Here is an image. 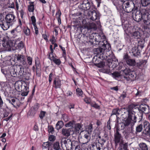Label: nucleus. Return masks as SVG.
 I'll return each instance as SVG.
<instances>
[{
  "label": "nucleus",
  "instance_id": "obj_30",
  "mask_svg": "<svg viewBox=\"0 0 150 150\" xmlns=\"http://www.w3.org/2000/svg\"><path fill=\"white\" fill-rule=\"evenodd\" d=\"M53 148L54 150H61L59 142H55L53 144Z\"/></svg>",
  "mask_w": 150,
  "mask_h": 150
},
{
  "label": "nucleus",
  "instance_id": "obj_31",
  "mask_svg": "<svg viewBox=\"0 0 150 150\" xmlns=\"http://www.w3.org/2000/svg\"><path fill=\"white\" fill-rule=\"evenodd\" d=\"M132 35L134 38L137 39L140 38L141 37L139 32L138 31L133 32L132 33Z\"/></svg>",
  "mask_w": 150,
  "mask_h": 150
},
{
  "label": "nucleus",
  "instance_id": "obj_61",
  "mask_svg": "<svg viewBox=\"0 0 150 150\" xmlns=\"http://www.w3.org/2000/svg\"><path fill=\"white\" fill-rule=\"evenodd\" d=\"M20 3L19 0H16V7L17 10H18L19 8V4Z\"/></svg>",
  "mask_w": 150,
  "mask_h": 150
},
{
  "label": "nucleus",
  "instance_id": "obj_36",
  "mask_svg": "<svg viewBox=\"0 0 150 150\" xmlns=\"http://www.w3.org/2000/svg\"><path fill=\"white\" fill-rule=\"evenodd\" d=\"M120 111V110L118 108H116L113 109L112 111V113L111 114V116L112 115H116V116H117V115L119 114V112Z\"/></svg>",
  "mask_w": 150,
  "mask_h": 150
},
{
  "label": "nucleus",
  "instance_id": "obj_34",
  "mask_svg": "<svg viewBox=\"0 0 150 150\" xmlns=\"http://www.w3.org/2000/svg\"><path fill=\"white\" fill-rule=\"evenodd\" d=\"M128 65L132 66L135 65V61L134 59H129L126 62Z\"/></svg>",
  "mask_w": 150,
  "mask_h": 150
},
{
  "label": "nucleus",
  "instance_id": "obj_40",
  "mask_svg": "<svg viewBox=\"0 0 150 150\" xmlns=\"http://www.w3.org/2000/svg\"><path fill=\"white\" fill-rule=\"evenodd\" d=\"M25 88L23 90L24 92L21 93V95L23 96H26L28 94L29 92L28 90V87L27 86H24Z\"/></svg>",
  "mask_w": 150,
  "mask_h": 150
},
{
  "label": "nucleus",
  "instance_id": "obj_1",
  "mask_svg": "<svg viewBox=\"0 0 150 150\" xmlns=\"http://www.w3.org/2000/svg\"><path fill=\"white\" fill-rule=\"evenodd\" d=\"M104 42H106V41H104L100 42V45L102 46L98 48L94 49V52L95 54L99 55V57L102 59H107L109 58L111 59L114 57L112 53L110 51L111 49L110 45L105 44Z\"/></svg>",
  "mask_w": 150,
  "mask_h": 150
},
{
  "label": "nucleus",
  "instance_id": "obj_32",
  "mask_svg": "<svg viewBox=\"0 0 150 150\" xmlns=\"http://www.w3.org/2000/svg\"><path fill=\"white\" fill-rule=\"evenodd\" d=\"M92 130L93 125L91 124L86 127V132L88 133L91 134Z\"/></svg>",
  "mask_w": 150,
  "mask_h": 150
},
{
  "label": "nucleus",
  "instance_id": "obj_33",
  "mask_svg": "<svg viewBox=\"0 0 150 150\" xmlns=\"http://www.w3.org/2000/svg\"><path fill=\"white\" fill-rule=\"evenodd\" d=\"M141 3L143 6H146L150 4V0H141Z\"/></svg>",
  "mask_w": 150,
  "mask_h": 150
},
{
  "label": "nucleus",
  "instance_id": "obj_26",
  "mask_svg": "<svg viewBox=\"0 0 150 150\" xmlns=\"http://www.w3.org/2000/svg\"><path fill=\"white\" fill-rule=\"evenodd\" d=\"M22 76H22V78H20L19 79H25L26 80H28L30 79V73L24 71Z\"/></svg>",
  "mask_w": 150,
  "mask_h": 150
},
{
  "label": "nucleus",
  "instance_id": "obj_12",
  "mask_svg": "<svg viewBox=\"0 0 150 150\" xmlns=\"http://www.w3.org/2000/svg\"><path fill=\"white\" fill-rule=\"evenodd\" d=\"M16 56L18 62L19 64L18 65H21L23 66L26 64L25 57L24 55L18 54Z\"/></svg>",
  "mask_w": 150,
  "mask_h": 150
},
{
  "label": "nucleus",
  "instance_id": "obj_49",
  "mask_svg": "<svg viewBox=\"0 0 150 150\" xmlns=\"http://www.w3.org/2000/svg\"><path fill=\"white\" fill-rule=\"evenodd\" d=\"M23 31L26 35L28 36L30 35V30L28 28H24Z\"/></svg>",
  "mask_w": 150,
  "mask_h": 150
},
{
  "label": "nucleus",
  "instance_id": "obj_43",
  "mask_svg": "<svg viewBox=\"0 0 150 150\" xmlns=\"http://www.w3.org/2000/svg\"><path fill=\"white\" fill-rule=\"evenodd\" d=\"M30 5L28 6V10L30 12H33L34 10L33 2H30Z\"/></svg>",
  "mask_w": 150,
  "mask_h": 150
},
{
  "label": "nucleus",
  "instance_id": "obj_52",
  "mask_svg": "<svg viewBox=\"0 0 150 150\" xmlns=\"http://www.w3.org/2000/svg\"><path fill=\"white\" fill-rule=\"evenodd\" d=\"M106 141H107L106 140H105L104 138L102 137V139L98 140V142H99L100 145L101 146L103 145L104 143H105Z\"/></svg>",
  "mask_w": 150,
  "mask_h": 150
},
{
  "label": "nucleus",
  "instance_id": "obj_2",
  "mask_svg": "<svg viewBox=\"0 0 150 150\" xmlns=\"http://www.w3.org/2000/svg\"><path fill=\"white\" fill-rule=\"evenodd\" d=\"M132 16L137 22L140 21L142 19L145 24L149 25L150 24V14L145 9L137 11L135 13H133Z\"/></svg>",
  "mask_w": 150,
  "mask_h": 150
},
{
  "label": "nucleus",
  "instance_id": "obj_9",
  "mask_svg": "<svg viewBox=\"0 0 150 150\" xmlns=\"http://www.w3.org/2000/svg\"><path fill=\"white\" fill-rule=\"evenodd\" d=\"M87 15L89 16L91 20L93 21L99 19V17L96 12L93 9L87 13Z\"/></svg>",
  "mask_w": 150,
  "mask_h": 150
},
{
  "label": "nucleus",
  "instance_id": "obj_44",
  "mask_svg": "<svg viewBox=\"0 0 150 150\" xmlns=\"http://www.w3.org/2000/svg\"><path fill=\"white\" fill-rule=\"evenodd\" d=\"M81 126L80 124L78 123L75 125V130L77 133H79V130L81 129Z\"/></svg>",
  "mask_w": 150,
  "mask_h": 150
},
{
  "label": "nucleus",
  "instance_id": "obj_47",
  "mask_svg": "<svg viewBox=\"0 0 150 150\" xmlns=\"http://www.w3.org/2000/svg\"><path fill=\"white\" fill-rule=\"evenodd\" d=\"M75 123V121L74 120H72L70 121L68 123L65 125V126L67 127L73 126V125Z\"/></svg>",
  "mask_w": 150,
  "mask_h": 150
},
{
  "label": "nucleus",
  "instance_id": "obj_8",
  "mask_svg": "<svg viewBox=\"0 0 150 150\" xmlns=\"http://www.w3.org/2000/svg\"><path fill=\"white\" fill-rule=\"evenodd\" d=\"M61 144L62 146L63 145L65 146L67 150H71L73 146V143L70 139H68L67 140L64 139H62L61 141Z\"/></svg>",
  "mask_w": 150,
  "mask_h": 150
},
{
  "label": "nucleus",
  "instance_id": "obj_60",
  "mask_svg": "<svg viewBox=\"0 0 150 150\" xmlns=\"http://www.w3.org/2000/svg\"><path fill=\"white\" fill-rule=\"evenodd\" d=\"M31 19L32 21V23L33 25H36V24L35 23L36 22V19L35 16H33L31 17Z\"/></svg>",
  "mask_w": 150,
  "mask_h": 150
},
{
  "label": "nucleus",
  "instance_id": "obj_3",
  "mask_svg": "<svg viewBox=\"0 0 150 150\" xmlns=\"http://www.w3.org/2000/svg\"><path fill=\"white\" fill-rule=\"evenodd\" d=\"M15 16L12 14H9L7 15L5 18V21L0 23V25L4 30L8 29L10 26H11L15 21L14 20Z\"/></svg>",
  "mask_w": 150,
  "mask_h": 150
},
{
  "label": "nucleus",
  "instance_id": "obj_14",
  "mask_svg": "<svg viewBox=\"0 0 150 150\" xmlns=\"http://www.w3.org/2000/svg\"><path fill=\"white\" fill-rule=\"evenodd\" d=\"M112 59H113V58L111 59H110V58H109L107 59V62L109 64V67H110V66H112L111 67L114 68L117 66L118 64V62L117 60L114 59V60Z\"/></svg>",
  "mask_w": 150,
  "mask_h": 150
},
{
  "label": "nucleus",
  "instance_id": "obj_21",
  "mask_svg": "<svg viewBox=\"0 0 150 150\" xmlns=\"http://www.w3.org/2000/svg\"><path fill=\"white\" fill-rule=\"evenodd\" d=\"M2 72L6 76L9 77L10 76V67L2 68L1 69Z\"/></svg>",
  "mask_w": 150,
  "mask_h": 150
},
{
  "label": "nucleus",
  "instance_id": "obj_19",
  "mask_svg": "<svg viewBox=\"0 0 150 150\" xmlns=\"http://www.w3.org/2000/svg\"><path fill=\"white\" fill-rule=\"evenodd\" d=\"M100 145L99 142H94L91 145V150H100Z\"/></svg>",
  "mask_w": 150,
  "mask_h": 150
},
{
  "label": "nucleus",
  "instance_id": "obj_18",
  "mask_svg": "<svg viewBox=\"0 0 150 150\" xmlns=\"http://www.w3.org/2000/svg\"><path fill=\"white\" fill-rule=\"evenodd\" d=\"M17 69L16 68V65L13 66H11L10 67V76L14 77H17Z\"/></svg>",
  "mask_w": 150,
  "mask_h": 150
},
{
  "label": "nucleus",
  "instance_id": "obj_64",
  "mask_svg": "<svg viewBox=\"0 0 150 150\" xmlns=\"http://www.w3.org/2000/svg\"><path fill=\"white\" fill-rule=\"evenodd\" d=\"M84 100L86 103L91 104V101L90 99L87 98H85L84 99Z\"/></svg>",
  "mask_w": 150,
  "mask_h": 150
},
{
  "label": "nucleus",
  "instance_id": "obj_41",
  "mask_svg": "<svg viewBox=\"0 0 150 150\" xmlns=\"http://www.w3.org/2000/svg\"><path fill=\"white\" fill-rule=\"evenodd\" d=\"M96 24L93 23H90L89 24L88 28L89 29H94L96 28Z\"/></svg>",
  "mask_w": 150,
  "mask_h": 150
},
{
  "label": "nucleus",
  "instance_id": "obj_24",
  "mask_svg": "<svg viewBox=\"0 0 150 150\" xmlns=\"http://www.w3.org/2000/svg\"><path fill=\"white\" fill-rule=\"evenodd\" d=\"M20 38H18L17 40H16L15 43L16 45L17 44V47L19 49H21L23 47L24 45L22 41H20Z\"/></svg>",
  "mask_w": 150,
  "mask_h": 150
},
{
  "label": "nucleus",
  "instance_id": "obj_17",
  "mask_svg": "<svg viewBox=\"0 0 150 150\" xmlns=\"http://www.w3.org/2000/svg\"><path fill=\"white\" fill-rule=\"evenodd\" d=\"M93 62L94 63L95 65L98 67H103L105 66V62L103 61H100V62L98 63V61L97 58L94 57L93 59Z\"/></svg>",
  "mask_w": 150,
  "mask_h": 150
},
{
  "label": "nucleus",
  "instance_id": "obj_37",
  "mask_svg": "<svg viewBox=\"0 0 150 150\" xmlns=\"http://www.w3.org/2000/svg\"><path fill=\"white\" fill-rule=\"evenodd\" d=\"M124 128L125 129L124 123L123 122L120 123L118 124L117 130H118V131H119L123 129Z\"/></svg>",
  "mask_w": 150,
  "mask_h": 150
},
{
  "label": "nucleus",
  "instance_id": "obj_53",
  "mask_svg": "<svg viewBox=\"0 0 150 150\" xmlns=\"http://www.w3.org/2000/svg\"><path fill=\"white\" fill-rule=\"evenodd\" d=\"M32 60L33 59L30 56L27 57L28 63L30 65H31L32 64Z\"/></svg>",
  "mask_w": 150,
  "mask_h": 150
},
{
  "label": "nucleus",
  "instance_id": "obj_11",
  "mask_svg": "<svg viewBox=\"0 0 150 150\" xmlns=\"http://www.w3.org/2000/svg\"><path fill=\"white\" fill-rule=\"evenodd\" d=\"M79 7L84 10H87L92 9L93 7L90 5V3L88 0H83V3L79 6Z\"/></svg>",
  "mask_w": 150,
  "mask_h": 150
},
{
  "label": "nucleus",
  "instance_id": "obj_46",
  "mask_svg": "<svg viewBox=\"0 0 150 150\" xmlns=\"http://www.w3.org/2000/svg\"><path fill=\"white\" fill-rule=\"evenodd\" d=\"M91 106L96 109H99L100 107L95 102H91Z\"/></svg>",
  "mask_w": 150,
  "mask_h": 150
},
{
  "label": "nucleus",
  "instance_id": "obj_42",
  "mask_svg": "<svg viewBox=\"0 0 150 150\" xmlns=\"http://www.w3.org/2000/svg\"><path fill=\"white\" fill-rule=\"evenodd\" d=\"M120 146L122 147L123 149L124 150H127L128 143H124L123 141H121L120 143Z\"/></svg>",
  "mask_w": 150,
  "mask_h": 150
},
{
  "label": "nucleus",
  "instance_id": "obj_39",
  "mask_svg": "<svg viewBox=\"0 0 150 150\" xmlns=\"http://www.w3.org/2000/svg\"><path fill=\"white\" fill-rule=\"evenodd\" d=\"M76 94L78 96L83 97V92L81 89L78 88L76 89Z\"/></svg>",
  "mask_w": 150,
  "mask_h": 150
},
{
  "label": "nucleus",
  "instance_id": "obj_59",
  "mask_svg": "<svg viewBox=\"0 0 150 150\" xmlns=\"http://www.w3.org/2000/svg\"><path fill=\"white\" fill-rule=\"evenodd\" d=\"M106 127H107L108 129L109 130H110L111 128L110 119H109L107 122V125Z\"/></svg>",
  "mask_w": 150,
  "mask_h": 150
},
{
  "label": "nucleus",
  "instance_id": "obj_55",
  "mask_svg": "<svg viewBox=\"0 0 150 150\" xmlns=\"http://www.w3.org/2000/svg\"><path fill=\"white\" fill-rule=\"evenodd\" d=\"M48 58L51 60H52L53 59H54L55 58L53 55V52L51 53V52H50L49 53V54L48 56Z\"/></svg>",
  "mask_w": 150,
  "mask_h": 150
},
{
  "label": "nucleus",
  "instance_id": "obj_51",
  "mask_svg": "<svg viewBox=\"0 0 150 150\" xmlns=\"http://www.w3.org/2000/svg\"><path fill=\"white\" fill-rule=\"evenodd\" d=\"M142 129V124H140L137 126L136 128V131L137 132H141Z\"/></svg>",
  "mask_w": 150,
  "mask_h": 150
},
{
  "label": "nucleus",
  "instance_id": "obj_57",
  "mask_svg": "<svg viewBox=\"0 0 150 150\" xmlns=\"http://www.w3.org/2000/svg\"><path fill=\"white\" fill-rule=\"evenodd\" d=\"M48 129L49 132H50L52 134L53 133V132L54 131V129L52 126H48Z\"/></svg>",
  "mask_w": 150,
  "mask_h": 150
},
{
  "label": "nucleus",
  "instance_id": "obj_35",
  "mask_svg": "<svg viewBox=\"0 0 150 150\" xmlns=\"http://www.w3.org/2000/svg\"><path fill=\"white\" fill-rule=\"evenodd\" d=\"M63 125V123L62 121H59L56 125V129L57 130L61 129Z\"/></svg>",
  "mask_w": 150,
  "mask_h": 150
},
{
  "label": "nucleus",
  "instance_id": "obj_58",
  "mask_svg": "<svg viewBox=\"0 0 150 150\" xmlns=\"http://www.w3.org/2000/svg\"><path fill=\"white\" fill-rule=\"evenodd\" d=\"M55 139V137L53 135L50 136L49 137V140L50 141L53 142Z\"/></svg>",
  "mask_w": 150,
  "mask_h": 150
},
{
  "label": "nucleus",
  "instance_id": "obj_50",
  "mask_svg": "<svg viewBox=\"0 0 150 150\" xmlns=\"http://www.w3.org/2000/svg\"><path fill=\"white\" fill-rule=\"evenodd\" d=\"M127 75L129 76V77L131 79L135 77V73L134 71L129 72L128 73Z\"/></svg>",
  "mask_w": 150,
  "mask_h": 150
},
{
  "label": "nucleus",
  "instance_id": "obj_20",
  "mask_svg": "<svg viewBox=\"0 0 150 150\" xmlns=\"http://www.w3.org/2000/svg\"><path fill=\"white\" fill-rule=\"evenodd\" d=\"M131 121L128 118L123 123H124L125 126V129H129V128H132L133 129V128L132 125H130Z\"/></svg>",
  "mask_w": 150,
  "mask_h": 150
},
{
  "label": "nucleus",
  "instance_id": "obj_38",
  "mask_svg": "<svg viewBox=\"0 0 150 150\" xmlns=\"http://www.w3.org/2000/svg\"><path fill=\"white\" fill-rule=\"evenodd\" d=\"M11 33L13 35V38H16L20 34L19 32H18L16 30L14 29L11 31Z\"/></svg>",
  "mask_w": 150,
  "mask_h": 150
},
{
  "label": "nucleus",
  "instance_id": "obj_29",
  "mask_svg": "<svg viewBox=\"0 0 150 150\" xmlns=\"http://www.w3.org/2000/svg\"><path fill=\"white\" fill-rule=\"evenodd\" d=\"M139 145L141 150H148V146L145 143H140L139 144Z\"/></svg>",
  "mask_w": 150,
  "mask_h": 150
},
{
  "label": "nucleus",
  "instance_id": "obj_63",
  "mask_svg": "<svg viewBox=\"0 0 150 150\" xmlns=\"http://www.w3.org/2000/svg\"><path fill=\"white\" fill-rule=\"evenodd\" d=\"M129 57L128 56V55L127 54H125L123 57V59L125 60V61L126 62L127 60H128V59H129Z\"/></svg>",
  "mask_w": 150,
  "mask_h": 150
},
{
  "label": "nucleus",
  "instance_id": "obj_10",
  "mask_svg": "<svg viewBox=\"0 0 150 150\" xmlns=\"http://www.w3.org/2000/svg\"><path fill=\"white\" fill-rule=\"evenodd\" d=\"M2 45L3 47H6V50L8 51L15 50V48L13 47L15 46V44L13 43L11 40L4 42Z\"/></svg>",
  "mask_w": 150,
  "mask_h": 150
},
{
  "label": "nucleus",
  "instance_id": "obj_5",
  "mask_svg": "<svg viewBox=\"0 0 150 150\" xmlns=\"http://www.w3.org/2000/svg\"><path fill=\"white\" fill-rule=\"evenodd\" d=\"M122 4V7L125 11L127 13H129L132 11L134 9V3L130 1H125L124 0L120 1Z\"/></svg>",
  "mask_w": 150,
  "mask_h": 150
},
{
  "label": "nucleus",
  "instance_id": "obj_7",
  "mask_svg": "<svg viewBox=\"0 0 150 150\" xmlns=\"http://www.w3.org/2000/svg\"><path fill=\"white\" fill-rule=\"evenodd\" d=\"M133 129L129 128V129H125L123 132L125 138L127 139H132L134 137V134Z\"/></svg>",
  "mask_w": 150,
  "mask_h": 150
},
{
  "label": "nucleus",
  "instance_id": "obj_4",
  "mask_svg": "<svg viewBox=\"0 0 150 150\" xmlns=\"http://www.w3.org/2000/svg\"><path fill=\"white\" fill-rule=\"evenodd\" d=\"M137 105L132 104L129 105L127 108V111L128 112V117L130 120H132L134 123L137 121V117L135 115L136 113L135 110H136Z\"/></svg>",
  "mask_w": 150,
  "mask_h": 150
},
{
  "label": "nucleus",
  "instance_id": "obj_56",
  "mask_svg": "<svg viewBox=\"0 0 150 150\" xmlns=\"http://www.w3.org/2000/svg\"><path fill=\"white\" fill-rule=\"evenodd\" d=\"M45 113L46 112L45 111H41L39 115V117L41 119H42L43 118L45 115Z\"/></svg>",
  "mask_w": 150,
  "mask_h": 150
},
{
  "label": "nucleus",
  "instance_id": "obj_16",
  "mask_svg": "<svg viewBox=\"0 0 150 150\" xmlns=\"http://www.w3.org/2000/svg\"><path fill=\"white\" fill-rule=\"evenodd\" d=\"M136 45H133V46H132V48L131 51L134 56L137 57L139 55L140 52L138 49L137 45L136 43Z\"/></svg>",
  "mask_w": 150,
  "mask_h": 150
},
{
  "label": "nucleus",
  "instance_id": "obj_48",
  "mask_svg": "<svg viewBox=\"0 0 150 150\" xmlns=\"http://www.w3.org/2000/svg\"><path fill=\"white\" fill-rule=\"evenodd\" d=\"M16 100V99L13 98H12L9 99H7V100L8 101V102L12 105L14 107H15V106L14 105V104Z\"/></svg>",
  "mask_w": 150,
  "mask_h": 150
},
{
  "label": "nucleus",
  "instance_id": "obj_23",
  "mask_svg": "<svg viewBox=\"0 0 150 150\" xmlns=\"http://www.w3.org/2000/svg\"><path fill=\"white\" fill-rule=\"evenodd\" d=\"M71 129L70 128H63L62 130V134L66 137H68L70 135Z\"/></svg>",
  "mask_w": 150,
  "mask_h": 150
},
{
  "label": "nucleus",
  "instance_id": "obj_45",
  "mask_svg": "<svg viewBox=\"0 0 150 150\" xmlns=\"http://www.w3.org/2000/svg\"><path fill=\"white\" fill-rule=\"evenodd\" d=\"M52 143L49 142H45L42 145V147L45 148H47L49 146L51 145Z\"/></svg>",
  "mask_w": 150,
  "mask_h": 150
},
{
  "label": "nucleus",
  "instance_id": "obj_62",
  "mask_svg": "<svg viewBox=\"0 0 150 150\" xmlns=\"http://www.w3.org/2000/svg\"><path fill=\"white\" fill-rule=\"evenodd\" d=\"M59 47L61 49L63 52V56H64V55L65 56L66 55V52L65 48L63 47L62 46L60 45H59Z\"/></svg>",
  "mask_w": 150,
  "mask_h": 150
},
{
  "label": "nucleus",
  "instance_id": "obj_13",
  "mask_svg": "<svg viewBox=\"0 0 150 150\" xmlns=\"http://www.w3.org/2000/svg\"><path fill=\"white\" fill-rule=\"evenodd\" d=\"M16 68L17 69V74L18 78H21L23 76L22 75L24 71V68L21 65H16Z\"/></svg>",
  "mask_w": 150,
  "mask_h": 150
},
{
  "label": "nucleus",
  "instance_id": "obj_54",
  "mask_svg": "<svg viewBox=\"0 0 150 150\" xmlns=\"http://www.w3.org/2000/svg\"><path fill=\"white\" fill-rule=\"evenodd\" d=\"M52 60L57 65H59L61 63L60 59H59L54 58V59H53Z\"/></svg>",
  "mask_w": 150,
  "mask_h": 150
},
{
  "label": "nucleus",
  "instance_id": "obj_15",
  "mask_svg": "<svg viewBox=\"0 0 150 150\" xmlns=\"http://www.w3.org/2000/svg\"><path fill=\"white\" fill-rule=\"evenodd\" d=\"M122 136L118 130H117L116 133L114 134V141L115 144L117 145L118 143H120L121 140Z\"/></svg>",
  "mask_w": 150,
  "mask_h": 150
},
{
  "label": "nucleus",
  "instance_id": "obj_28",
  "mask_svg": "<svg viewBox=\"0 0 150 150\" xmlns=\"http://www.w3.org/2000/svg\"><path fill=\"white\" fill-rule=\"evenodd\" d=\"M73 144H73L72 148L71 149L72 150H81L80 145L76 144H78L77 142L74 141Z\"/></svg>",
  "mask_w": 150,
  "mask_h": 150
},
{
  "label": "nucleus",
  "instance_id": "obj_6",
  "mask_svg": "<svg viewBox=\"0 0 150 150\" xmlns=\"http://www.w3.org/2000/svg\"><path fill=\"white\" fill-rule=\"evenodd\" d=\"M136 108V110H138L142 119V118L143 113L146 114L150 112V107L145 104H142L138 107Z\"/></svg>",
  "mask_w": 150,
  "mask_h": 150
},
{
  "label": "nucleus",
  "instance_id": "obj_27",
  "mask_svg": "<svg viewBox=\"0 0 150 150\" xmlns=\"http://www.w3.org/2000/svg\"><path fill=\"white\" fill-rule=\"evenodd\" d=\"M143 126L146 133L148 132V130L150 128V124L148 121H144L143 122Z\"/></svg>",
  "mask_w": 150,
  "mask_h": 150
},
{
  "label": "nucleus",
  "instance_id": "obj_25",
  "mask_svg": "<svg viewBox=\"0 0 150 150\" xmlns=\"http://www.w3.org/2000/svg\"><path fill=\"white\" fill-rule=\"evenodd\" d=\"M91 134L86 132L84 135L83 140L85 141L82 143L83 144H86L87 143L90 139V134Z\"/></svg>",
  "mask_w": 150,
  "mask_h": 150
},
{
  "label": "nucleus",
  "instance_id": "obj_22",
  "mask_svg": "<svg viewBox=\"0 0 150 150\" xmlns=\"http://www.w3.org/2000/svg\"><path fill=\"white\" fill-rule=\"evenodd\" d=\"M54 87L56 88H60L61 86V81L58 78H55L54 81Z\"/></svg>",
  "mask_w": 150,
  "mask_h": 150
}]
</instances>
